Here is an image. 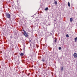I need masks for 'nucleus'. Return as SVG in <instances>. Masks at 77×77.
I'll list each match as a JSON object with an SVG mask.
<instances>
[{
  "label": "nucleus",
  "mask_w": 77,
  "mask_h": 77,
  "mask_svg": "<svg viewBox=\"0 0 77 77\" xmlns=\"http://www.w3.org/2000/svg\"><path fill=\"white\" fill-rule=\"evenodd\" d=\"M5 15L7 18H11V15L9 14L8 13H6L5 14Z\"/></svg>",
  "instance_id": "1"
},
{
  "label": "nucleus",
  "mask_w": 77,
  "mask_h": 77,
  "mask_svg": "<svg viewBox=\"0 0 77 77\" xmlns=\"http://www.w3.org/2000/svg\"><path fill=\"white\" fill-rule=\"evenodd\" d=\"M23 31L24 32L23 33V35H24L25 37H28V34H27V33H26V31H25L24 30H23Z\"/></svg>",
  "instance_id": "2"
},
{
  "label": "nucleus",
  "mask_w": 77,
  "mask_h": 77,
  "mask_svg": "<svg viewBox=\"0 0 77 77\" xmlns=\"http://www.w3.org/2000/svg\"><path fill=\"white\" fill-rule=\"evenodd\" d=\"M73 56L74 57V58H75V59L76 58V57H77V54L76 53H74V54H73Z\"/></svg>",
  "instance_id": "3"
},
{
  "label": "nucleus",
  "mask_w": 77,
  "mask_h": 77,
  "mask_svg": "<svg viewBox=\"0 0 77 77\" xmlns=\"http://www.w3.org/2000/svg\"><path fill=\"white\" fill-rule=\"evenodd\" d=\"M42 61L43 62L45 61V58H42Z\"/></svg>",
  "instance_id": "4"
},
{
  "label": "nucleus",
  "mask_w": 77,
  "mask_h": 77,
  "mask_svg": "<svg viewBox=\"0 0 77 77\" xmlns=\"http://www.w3.org/2000/svg\"><path fill=\"white\" fill-rule=\"evenodd\" d=\"M75 42H77V37H76L75 38Z\"/></svg>",
  "instance_id": "5"
},
{
  "label": "nucleus",
  "mask_w": 77,
  "mask_h": 77,
  "mask_svg": "<svg viewBox=\"0 0 77 77\" xmlns=\"http://www.w3.org/2000/svg\"><path fill=\"white\" fill-rule=\"evenodd\" d=\"M68 5L69 7H70V3H69V2H68Z\"/></svg>",
  "instance_id": "6"
},
{
  "label": "nucleus",
  "mask_w": 77,
  "mask_h": 77,
  "mask_svg": "<svg viewBox=\"0 0 77 77\" xmlns=\"http://www.w3.org/2000/svg\"><path fill=\"white\" fill-rule=\"evenodd\" d=\"M20 55L21 56H24V54L23 53H21L20 54Z\"/></svg>",
  "instance_id": "7"
},
{
  "label": "nucleus",
  "mask_w": 77,
  "mask_h": 77,
  "mask_svg": "<svg viewBox=\"0 0 77 77\" xmlns=\"http://www.w3.org/2000/svg\"><path fill=\"white\" fill-rule=\"evenodd\" d=\"M70 22H72V18H70Z\"/></svg>",
  "instance_id": "8"
},
{
  "label": "nucleus",
  "mask_w": 77,
  "mask_h": 77,
  "mask_svg": "<svg viewBox=\"0 0 77 77\" xmlns=\"http://www.w3.org/2000/svg\"><path fill=\"white\" fill-rule=\"evenodd\" d=\"M54 3H55V5H57V1H55L54 2Z\"/></svg>",
  "instance_id": "9"
},
{
  "label": "nucleus",
  "mask_w": 77,
  "mask_h": 77,
  "mask_svg": "<svg viewBox=\"0 0 77 77\" xmlns=\"http://www.w3.org/2000/svg\"><path fill=\"white\" fill-rule=\"evenodd\" d=\"M66 37H67V38H69V35H68V34H66Z\"/></svg>",
  "instance_id": "10"
},
{
  "label": "nucleus",
  "mask_w": 77,
  "mask_h": 77,
  "mask_svg": "<svg viewBox=\"0 0 77 77\" xmlns=\"http://www.w3.org/2000/svg\"><path fill=\"white\" fill-rule=\"evenodd\" d=\"M48 9V7H47L46 8H45V11H47Z\"/></svg>",
  "instance_id": "11"
},
{
  "label": "nucleus",
  "mask_w": 77,
  "mask_h": 77,
  "mask_svg": "<svg viewBox=\"0 0 77 77\" xmlns=\"http://www.w3.org/2000/svg\"><path fill=\"white\" fill-rule=\"evenodd\" d=\"M63 67H61V71H63Z\"/></svg>",
  "instance_id": "12"
},
{
  "label": "nucleus",
  "mask_w": 77,
  "mask_h": 77,
  "mask_svg": "<svg viewBox=\"0 0 77 77\" xmlns=\"http://www.w3.org/2000/svg\"><path fill=\"white\" fill-rule=\"evenodd\" d=\"M59 50H61V47H59Z\"/></svg>",
  "instance_id": "13"
},
{
  "label": "nucleus",
  "mask_w": 77,
  "mask_h": 77,
  "mask_svg": "<svg viewBox=\"0 0 77 77\" xmlns=\"http://www.w3.org/2000/svg\"><path fill=\"white\" fill-rule=\"evenodd\" d=\"M50 35H52V33L50 32Z\"/></svg>",
  "instance_id": "14"
},
{
  "label": "nucleus",
  "mask_w": 77,
  "mask_h": 77,
  "mask_svg": "<svg viewBox=\"0 0 77 77\" xmlns=\"http://www.w3.org/2000/svg\"><path fill=\"white\" fill-rule=\"evenodd\" d=\"M57 41V40L55 39V42H56Z\"/></svg>",
  "instance_id": "15"
},
{
  "label": "nucleus",
  "mask_w": 77,
  "mask_h": 77,
  "mask_svg": "<svg viewBox=\"0 0 77 77\" xmlns=\"http://www.w3.org/2000/svg\"><path fill=\"white\" fill-rule=\"evenodd\" d=\"M51 32H52V33H53V32L52 31H51Z\"/></svg>",
  "instance_id": "16"
}]
</instances>
